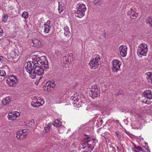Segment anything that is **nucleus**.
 I'll use <instances>...</instances> for the list:
<instances>
[{
	"mask_svg": "<svg viewBox=\"0 0 152 152\" xmlns=\"http://www.w3.org/2000/svg\"><path fill=\"white\" fill-rule=\"evenodd\" d=\"M20 115V113L18 111H13L9 113L7 116V118L9 120H15Z\"/></svg>",
	"mask_w": 152,
	"mask_h": 152,
	"instance_id": "9b49d317",
	"label": "nucleus"
},
{
	"mask_svg": "<svg viewBox=\"0 0 152 152\" xmlns=\"http://www.w3.org/2000/svg\"><path fill=\"white\" fill-rule=\"evenodd\" d=\"M33 99L34 100L31 102V105L34 107H38L45 103L44 99L39 97H34Z\"/></svg>",
	"mask_w": 152,
	"mask_h": 152,
	"instance_id": "39448f33",
	"label": "nucleus"
},
{
	"mask_svg": "<svg viewBox=\"0 0 152 152\" xmlns=\"http://www.w3.org/2000/svg\"><path fill=\"white\" fill-rule=\"evenodd\" d=\"M127 134L129 135V136L130 137H131V136H132V134H129V133H127Z\"/></svg>",
	"mask_w": 152,
	"mask_h": 152,
	"instance_id": "37998d69",
	"label": "nucleus"
},
{
	"mask_svg": "<svg viewBox=\"0 0 152 152\" xmlns=\"http://www.w3.org/2000/svg\"><path fill=\"white\" fill-rule=\"evenodd\" d=\"M145 149H143L140 147H137L134 144V151L135 152H150V151L147 148H144Z\"/></svg>",
	"mask_w": 152,
	"mask_h": 152,
	"instance_id": "2eb2a0df",
	"label": "nucleus"
},
{
	"mask_svg": "<svg viewBox=\"0 0 152 152\" xmlns=\"http://www.w3.org/2000/svg\"><path fill=\"white\" fill-rule=\"evenodd\" d=\"M99 93L97 86L96 85H93L92 86L89 95L92 98L94 99L99 96Z\"/></svg>",
	"mask_w": 152,
	"mask_h": 152,
	"instance_id": "1a4fd4ad",
	"label": "nucleus"
},
{
	"mask_svg": "<svg viewBox=\"0 0 152 152\" xmlns=\"http://www.w3.org/2000/svg\"><path fill=\"white\" fill-rule=\"evenodd\" d=\"M130 10L131 11H128V15H129V18H130L131 19H132V17L133 16V15H132V11H133V10L131 9H130Z\"/></svg>",
	"mask_w": 152,
	"mask_h": 152,
	"instance_id": "f704fd0d",
	"label": "nucleus"
},
{
	"mask_svg": "<svg viewBox=\"0 0 152 152\" xmlns=\"http://www.w3.org/2000/svg\"><path fill=\"white\" fill-rule=\"evenodd\" d=\"M16 138L18 139L24 138L27 135L26 134L21 133L20 131H18L16 133Z\"/></svg>",
	"mask_w": 152,
	"mask_h": 152,
	"instance_id": "f3484780",
	"label": "nucleus"
},
{
	"mask_svg": "<svg viewBox=\"0 0 152 152\" xmlns=\"http://www.w3.org/2000/svg\"><path fill=\"white\" fill-rule=\"evenodd\" d=\"M143 96L146 98L145 99L142 101L143 103L148 104L151 103L150 100L152 99V94L150 90H147L143 93Z\"/></svg>",
	"mask_w": 152,
	"mask_h": 152,
	"instance_id": "6e6552de",
	"label": "nucleus"
},
{
	"mask_svg": "<svg viewBox=\"0 0 152 152\" xmlns=\"http://www.w3.org/2000/svg\"><path fill=\"white\" fill-rule=\"evenodd\" d=\"M2 20L3 21L5 22L7 20L8 18V16L7 15L4 14L3 15Z\"/></svg>",
	"mask_w": 152,
	"mask_h": 152,
	"instance_id": "473e14b6",
	"label": "nucleus"
},
{
	"mask_svg": "<svg viewBox=\"0 0 152 152\" xmlns=\"http://www.w3.org/2000/svg\"><path fill=\"white\" fill-rule=\"evenodd\" d=\"M115 133L116 134L117 136V134H119V133H118V132H117V131Z\"/></svg>",
	"mask_w": 152,
	"mask_h": 152,
	"instance_id": "c03bdc74",
	"label": "nucleus"
},
{
	"mask_svg": "<svg viewBox=\"0 0 152 152\" xmlns=\"http://www.w3.org/2000/svg\"><path fill=\"white\" fill-rule=\"evenodd\" d=\"M121 62L118 59H115L112 61V70L113 72H117L121 70Z\"/></svg>",
	"mask_w": 152,
	"mask_h": 152,
	"instance_id": "0eeeda50",
	"label": "nucleus"
},
{
	"mask_svg": "<svg viewBox=\"0 0 152 152\" xmlns=\"http://www.w3.org/2000/svg\"><path fill=\"white\" fill-rule=\"evenodd\" d=\"M50 21L48 20L47 22L44 24V32L45 34L48 33L50 31L51 27L50 26Z\"/></svg>",
	"mask_w": 152,
	"mask_h": 152,
	"instance_id": "4468645a",
	"label": "nucleus"
},
{
	"mask_svg": "<svg viewBox=\"0 0 152 152\" xmlns=\"http://www.w3.org/2000/svg\"><path fill=\"white\" fill-rule=\"evenodd\" d=\"M85 136L86 137L87 139L84 141L83 145H82L83 146H84V145H86V146L88 145V144L89 142V138L90 137L89 136V135H85Z\"/></svg>",
	"mask_w": 152,
	"mask_h": 152,
	"instance_id": "cd10ccee",
	"label": "nucleus"
},
{
	"mask_svg": "<svg viewBox=\"0 0 152 152\" xmlns=\"http://www.w3.org/2000/svg\"><path fill=\"white\" fill-rule=\"evenodd\" d=\"M3 61V58L2 56H0V63H1Z\"/></svg>",
	"mask_w": 152,
	"mask_h": 152,
	"instance_id": "a19ab883",
	"label": "nucleus"
},
{
	"mask_svg": "<svg viewBox=\"0 0 152 152\" xmlns=\"http://www.w3.org/2000/svg\"><path fill=\"white\" fill-rule=\"evenodd\" d=\"M100 59V57L99 55H93L91 58L88 64L90 68L92 69H95L97 68L99 66Z\"/></svg>",
	"mask_w": 152,
	"mask_h": 152,
	"instance_id": "7ed1b4c3",
	"label": "nucleus"
},
{
	"mask_svg": "<svg viewBox=\"0 0 152 152\" xmlns=\"http://www.w3.org/2000/svg\"><path fill=\"white\" fill-rule=\"evenodd\" d=\"M32 41L34 46L39 47L41 45V42L37 39L34 38L32 39Z\"/></svg>",
	"mask_w": 152,
	"mask_h": 152,
	"instance_id": "6ab92c4d",
	"label": "nucleus"
},
{
	"mask_svg": "<svg viewBox=\"0 0 152 152\" xmlns=\"http://www.w3.org/2000/svg\"><path fill=\"white\" fill-rule=\"evenodd\" d=\"M34 120L32 119L30 120L24 122V125L28 126H31L34 123Z\"/></svg>",
	"mask_w": 152,
	"mask_h": 152,
	"instance_id": "b1692460",
	"label": "nucleus"
},
{
	"mask_svg": "<svg viewBox=\"0 0 152 152\" xmlns=\"http://www.w3.org/2000/svg\"><path fill=\"white\" fill-rule=\"evenodd\" d=\"M73 54L72 53H70L68 54L67 56H65L64 57L63 59V64L65 65H63L65 67H69V64L70 61H71L70 60L71 58H72Z\"/></svg>",
	"mask_w": 152,
	"mask_h": 152,
	"instance_id": "9d476101",
	"label": "nucleus"
},
{
	"mask_svg": "<svg viewBox=\"0 0 152 152\" xmlns=\"http://www.w3.org/2000/svg\"><path fill=\"white\" fill-rule=\"evenodd\" d=\"M146 78L149 83L152 84V72H148L146 73Z\"/></svg>",
	"mask_w": 152,
	"mask_h": 152,
	"instance_id": "aec40b11",
	"label": "nucleus"
},
{
	"mask_svg": "<svg viewBox=\"0 0 152 152\" xmlns=\"http://www.w3.org/2000/svg\"><path fill=\"white\" fill-rule=\"evenodd\" d=\"M22 16L23 18L26 19L28 17V14L27 12L24 11L23 12Z\"/></svg>",
	"mask_w": 152,
	"mask_h": 152,
	"instance_id": "2f4dec72",
	"label": "nucleus"
},
{
	"mask_svg": "<svg viewBox=\"0 0 152 152\" xmlns=\"http://www.w3.org/2000/svg\"><path fill=\"white\" fill-rule=\"evenodd\" d=\"M20 53L19 50L18 48H16L15 50L12 51L10 53V55L12 58H15L16 56H18Z\"/></svg>",
	"mask_w": 152,
	"mask_h": 152,
	"instance_id": "a211bd4d",
	"label": "nucleus"
},
{
	"mask_svg": "<svg viewBox=\"0 0 152 152\" xmlns=\"http://www.w3.org/2000/svg\"><path fill=\"white\" fill-rule=\"evenodd\" d=\"M58 13L61 14L64 10V4L61 3L59 2L58 1Z\"/></svg>",
	"mask_w": 152,
	"mask_h": 152,
	"instance_id": "412c9836",
	"label": "nucleus"
},
{
	"mask_svg": "<svg viewBox=\"0 0 152 152\" xmlns=\"http://www.w3.org/2000/svg\"><path fill=\"white\" fill-rule=\"evenodd\" d=\"M148 51L147 45L145 43H142L138 46L137 54L140 57H142L143 56H145L146 55Z\"/></svg>",
	"mask_w": 152,
	"mask_h": 152,
	"instance_id": "20e7f679",
	"label": "nucleus"
},
{
	"mask_svg": "<svg viewBox=\"0 0 152 152\" xmlns=\"http://www.w3.org/2000/svg\"><path fill=\"white\" fill-rule=\"evenodd\" d=\"M6 75L5 71L3 69H0V76H4Z\"/></svg>",
	"mask_w": 152,
	"mask_h": 152,
	"instance_id": "72a5a7b5",
	"label": "nucleus"
},
{
	"mask_svg": "<svg viewBox=\"0 0 152 152\" xmlns=\"http://www.w3.org/2000/svg\"><path fill=\"white\" fill-rule=\"evenodd\" d=\"M134 139L136 140V141L137 142H142L143 141V139L142 138H141L140 136H139V137L134 136Z\"/></svg>",
	"mask_w": 152,
	"mask_h": 152,
	"instance_id": "c756f323",
	"label": "nucleus"
},
{
	"mask_svg": "<svg viewBox=\"0 0 152 152\" xmlns=\"http://www.w3.org/2000/svg\"><path fill=\"white\" fill-rule=\"evenodd\" d=\"M134 124L135 125H139L140 124V122H137V121H135ZM140 127V126H138V127H136L135 128H134V129H138Z\"/></svg>",
	"mask_w": 152,
	"mask_h": 152,
	"instance_id": "c9c22d12",
	"label": "nucleus"
},
{
	"mask_svg": "<svg viewBox=\"0 0 152 152\" xmlns=\"http://www.w3.org/2000/svg\"><path fill=\"white\" fill-rule=\"evenodd\" d=\"M145 144L146 145H147V144H148V143H147V142H145Z\"/></svg>",
	"mask_w": 152,
	"mask_h": 152,
	"instance_id": "a18cd8bd",
	"label": "nucleus"
},
{
	"mask_svg": "<svg viewBox=\"0 0 152 152\" xmlns=\"http://www.w3.org/2000/svg\"><path fill=\"white\" fill-rule=\"evenodd\" d=\"M98 104L96 102H94L89 105L86 108V110L89 111H91L92 110H94L98 109L99 107Z\"/></svg>",
	"mask_w": 152,
	"mask_h": 152,
	"instance_id": "dca6fc26",
	"label": "nucleus"
},
{
	"mask_svg": "<svg viewBox=\"0 0 152 152\" xmlns=\"http://www.w3.org/2000/svg\"><path fill=\"white\" fill-rule=\"evenodd\" d=\"M119 140H121V137L120 134H117V136Z\"/></svg>",
	"mask_w": 152,
	"mask_h": 152,
	"instance_id": "ea45409f",
	"label": "nucleus"
},
{
	"mask_svg": "<svg viewBox=\"0 0 152 152\" xmlns=\"http://www.w3.org/2000/svg\"><path fill=\"white\" fill-rule=\"evenodd\" d=\"M61 125V122L58 119H56L54 122L53 125L56 127H58Z\"/></svg>",
	"mask_w": 152,
	"mask_h": 152,
	"instance_id": "a878e982",
	"label": "nucleus"
},
{
	"mask_svg": "<svg viewBox=\"0 0 152 152\" xmlns=\"http://www.w3.org/2000/svg\"><path fill=\"white\" fill-rule=\"evenodd\" d=\"M146 23L148 24L149 26L152 27V16L147 18L146 20Z\"/></svg>",
	"mask_w": 152,
	"mask_h": 152,
	"instance_id": "393cba45",
	"label": "nucleus"
},
{
	"mask_svg": "<svg viewBox=\"0 0 152 152\" xmlns=\"http://www.w3.org/2000/svg\"><path fill=\"white\" fill-rule=\"evenodd\" d=\"M7 83L10 87H15L18 83L17 77L14 75H10L6 80Z\"/></svg>",
	"mask_w": 152,
	"mask_h": 152,
	"instance_id": "423d86ee",
	"label": "nucleus"
},
{
	"mask_svg": "<svg viewBox=\"0 0 152 152\" xmlns=\"http://www.w3.org/2000/svg\"><path fill=\"white\" fill-rule=\"evenodd\" d=\"M94 147L91 145H88L87 146H85L83 148V149H85V150L83 152H90L94 149Z\"/></svg>",
	"mask_w": 152,
	"mask_h": 152,
	"instance_id": "4be33fe9",
	"label": "nucleus"
},
{
	"mask_svg": "<svg viewBox=\"0 0 152 152\" xmlns=\"http://www.w3.org/2000/svg\"><path fill=\"white\" fill-rule=\"evenodd\" d=\"M2 102L4 105L8 104L11 101V98L9 96H7L2 100Z\"/></svg>",
	"mask_w": 152,
	"mask_h": 152,
	"instance_id": "5701e85b",
	"label": "nucleus"
},
{
	"mask_svg": "<svg viewBox=\"0 0 152 152\" xmlns=\"http://www.w3.org/2000/svg\"><path fill=\"white\" fill-rule=\"evenodd\" d=\"M18 131H20L21 132V133H23L24 134H28V133L27 131V130L26 129H23L21 131L18 130Z\"/></svg>",
	"mask_w": 152,
	"mask_h": 152,
	"instance_id": "e433bc0d",
	"label": "nucleus"
},
{
	"mask_svg": "<svg viewBox=\"0 0 152 152\" xmlns=\"http://www.w3.org/2000/svg\"><path fill=\"white\" fill-rule=\"evenodd\" d=\"M46 85L47 86L49 87L50 88L51 87L53 88L55 86L54 83L51 81L48 82L46 83Z\"/></svg>",
	"mask_w": 152,
	"mask_h": 152,
	"instance_id": "c85d7f7f",
	"label": "nucleus"
},
{
	"mask_svg": "<svg viewBox=\"0 0 152 152\" xmlns=\"http://www.w3.org/2000/svg\"><path fill=\"white\" fill-rule=\"evenodd\" d=\"M50 125H51V124L49 123L48 124L47 126L44 128V130L46 133L50 131Z\"/></svg>",
	"mask_w": 152,
	"mask_h": 152,
	"instance_id": "7c9ffc66",
	"label": "nucleus"
},
{
	"mask_svg": "<svg viewBox=\"0 0 152 152\" xmlns=\"http://www.w3.org/2000/svg\"><path fill=\"white\" fill-rule=\"evenodd\" d=\"M32 57V61H28L25 68L30 77L34 79L37 75H40L43 73V68L47 69L49 66L48 61L44 57H39L37 55H33Z\"/></svg>",
	"mask_w": 152,
	"mask_h": 152,
	"instance_id": "f257e3e1",
	"label": "nucleus"
},
{
	"mask_svg": "<svg viewBox=\"0 0 152 152\" xmlns=\"http://www.w3.org/2000/svg\"><path fill=\"white\" fill-rule=\"evenodd\" d=\"M138 15V14L137 13L135 12L134 11V19L137 18Z\"/></svg>",
	"mask_w": 152,
	"mask_h": 152,
	"instance_id": "4c0bfd02",
	"label": "nucleus"
},
{
	"mask_svg": "<svg viewBox=\"0 0 152 152\" xmlns=\"http://www.w3.org/2000/svg\"><path fill=\"white\" fill-rule=\"evenodd\" d=\"M3 33V30L0 26V37L2 36Z\"/></svg>",
	"mask_w": 152,
	"mask_h": 152,
	"instance_id": "58836bf2",
	"label": "nucleus"
},
{
	"mask_svg": "<svg viewBox=\"0 0 152 152\" xmlns=\"http://www.w3.org/2000/svg\"><path fill=\"white\" fill-rule=\"evenodd\" d=\"M70 152H77V151L75 150H73L71 151Z\"/></svg>",
	"mask_w": 152,
	"mask_h": 152,
	"instance_id": "79ce46f5",
	"label": "nucleus"
},
{
	"mask_svg": "<svg viewBox=\"0 0 152 152\" xmlns=\"http://www.w3.org/2000/svg\"><path fill=\"white\" fill-rule=\"evenodd\" d=\"M86 8L85 4L79 3L76 6V9L75 10V16L81 18L84 16Z\"/></svg>",
	"mask_w": 152,
	"mask_h": 152,
	"instance_id": "f03ea898",
	"label": "nucleus"
},
{
	"mask_svg": "<svg viewBox=\"0 0 152 152\" xmlns=\"http://www.w3.org/2000/svg\"><path fill=\"white\" fill-rule=\"evenodd\" d=\"M80 95L77 92H76L70 98L73 104H76L80 99Z\"/></svg>",
	"mask_w": 152,
	"mask_h": 152,
	"instance_id": "ddd939ff",
	"label": "nucleus"
},
{
	"mask_svg": "<svg viewBox=\"0 0 152 152\" xmlns=\"http://www.w3.org/2000/svg\"><path fill=\"white\" fill-rule=\"evenodd\" d=\"M120 54L121 56L125 57L127 54V47L125 45H122L119 47Z\"/></svg>",
	"mask_w": 152,
	"mask_h": 152,
	"instance_id": "f8f14e48",
	"label": "nucleus"
},
{
	"mask_svg": "<svg viewBox=\"0 0 152 152\" xmlns=\"http://www.w3.org/2000/svg\"><path fill=\"white\" fill-rule=\"evenodd\" d=\"M64 34L65 36L66 37L69 36V35L70 34L69 28L67 26H65L64 27Z\"/></svg>",
	"mask_w": 152,
	"mask_h": 152,
	"instance_id": "bb28decb",
	"label": "nucleus"
}]
</instances>
